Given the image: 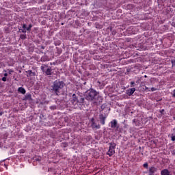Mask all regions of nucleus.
<instances>
[{
	"label": "nucleus",
	"instance_id": "obj_37",
	"mask_svg": "<svg viewBox=\"0 0 175 175\" xmlns=\"http://www.w3.org/2000/svg\"><path fill=\"white\" fill-rule=\"evenodd\" d=\"M4 72H6V70H4Z\"/></svg>",
	"mask_w": 175,
	"mask_h": 175
},
{
	"label": "nucleus",
	"instance_id": "obj_1",
	"mask_svg": "<svg viewBox=\"0 0 175 175\" xmlns=\"http://www.w3.org/2000/svg\"><path fill=\"white\" fill-rule=\"evenodd\" d=\"M85 99L88 102H92L94 105H98V103H101L103 100V97L99 95V92L94 89H90L87 90L85 93Z\"/></svg>",
	"mask_w": 175,
	"mask_h": 175
},
{
	"label": "nucleus",
	"instance_id": "obj_32",
	"mask_svg": "<svg viewBox=\"0 0 175 175\" xmlns=\"http://www.w3.org/2000/svg\"><path fill=\"white\" fill-rule=\"evenodd\" d=\"M4 77H8V73H4Z\"/></svg>",
	"mask_w": 175,
	"mask_h": 175
},
{
	"label": "nucleus",
	"instance_id": "obj_20",
	"mask_svg": "<svg viewBox=\"0 0 175 175\" xmlns=\"http://www.w3.org/2000/svg\"><path fill=\"white\" fill-rule=\"evenodd\" d=\"M144 167H145V169H148V163H145L143 165Z\"/></svg>",
	"mask_w": 175,
	"mask_h": 175
},
{
	"label": "nucleus",
	"instance_id": "obj_17",
	"mask_svg": "<svg viewBox=\"0 0 175 175\" xmlns=\"http://www.w3.org/2000/svg\"><path fill=\"white\" fill-rule=\"evenodd\" d=\"M21 39H22L23 40H24L25 39H27V35L26 34H21L20 36Z\"/></svg>",
	"mask_w": 175,
	"mask_h": 175
},
{
	"label": "nucleus",
	"instance_id": "obj_6",
	"mask_svg": "<svg viewBox=\"0 0 175 175\" xmlns=\"http://www.w3.org/2000/svg\"><path fill=\"white\" fill-rule=\"evenodd\" d=\"M135 91H136V88H130V89L126 90V94L129 96H132V95H133V94H135Z\"/></svg>",
	"mask_w": 175,
	"mask_h": 175
},
{
	"label": "nucleus",
	"instance_id": "obj_14",
	"mask_svg": "<svg viewBox=\"0 0 175 175\" xmlns=\"http://www.w3.org/2000/svg\"><path fill=\"white\" fill-rule=\"evenodd\" d=\"M161 175H170V172H169V170L165 169L161 172Z\"/></svg>",
	"mask_w": 175,
	"mask_h": 175
},
{
	"label": "nucleus",
	"instance_id": "obj_4",
	"mask_svg": "<svg viewBox=\"0 0 175 175\" xmlns=\"http://www.w3.org/2000/svg\"><path fill=\"white\" fill-rule=\"evenodd\" d=\"M109 125L111 128H118V126H120L118 122L116 119H113L112 121H111Z\"/></svg>",
	"mask_w": 175,
	"mask_h": 175
},
{
	"label": "nucleus",
	"instance_id": "obj_26",
	"mask_svg": "<svg viewBox=\"0 0 175 175\" xmlns=\"http://www.w3.org/2000/svg\"><path fill=\"white\" fill-rule=\"evenodd\" d=\"M3 114V111H2V109L0 107V116H2Z\"/></svg>",
	"mask_w": 175,
	"mask_h": 175
},
{
	"label": "nucleus",
	"instance_id": "obj_19",
	"mask_svg": "<svg viewBox=\"0 0 175 175\" xmlns=\"http://www.w3.org/2000/svg\"><path fill=\"white\" fill-rule=\"evenodd\" d=\"M51 110H56L57 109V106L53 105L50 107Z\"/></svg>",
	"mask_w": 175,
	"mask_h": 175
},
{
	"label": "nucleus",
	"instance_id": "obj_25",
	"mask_svg": "<svg viewBox=\"0 0 175 175\" xmlns=\"http://www.w3.org/2000/svg\"><path fill=\"white\" fill-rule=\"evenodd\" d=\"M23 29H27V25L26 24H23Z\"/></svg>",
	"mask_w": 175,
	"mask_h": 175
},
{
	"label": "nucleus",
	"instance_id": "obj_13",
	"mask_svg": "<svg viewBox=\"0 0 175 175\" xmlns=\"http://www.w3.org/2000/svg\"><path fill=\"white\" fill-rule=\"evenodd\" d=\"M18 92H19L20 94H23V95H25V93L27 92V91L24 88L20 87L18 88Z\"/></svg>",
	"mask_w": 175,
	"mask_h": 175
},
{
	"label": "nucleus",
	"instance_id": "obj_7",
	"mask_svg": "<svg viewBox=\"0 0 175 175\" xmlns=\"http://www.w3.org/2000/svg\"><path fill=\"white\" fill-rule=\"evenodd\" d=\"M158 168L152 166L149 168V175H154V173H157Z\"/></svg>",
	"mask_w": 175,
	"mask_h": 175
},
{
	"label": "nucleus",
	"instance_id": "obj_9",
	"mask_svg": "<svg viewBox=\"0 0 175 175\" xmlns=\"http://www.w3.org/2000/svg\"><path fill=\"white\" fill-rule=\"evenodd\" d=\"M26 73H27V77H32V76H36V72H32V70H29L26 71Z\"/></svg>",
	"mask_w": 175,
	"mask_h": 175
},
{
	"label": "nucleus",
	"instance_id": "obj_24",
	"mask_svg": "<svg viewBox=\"0 0 175 175\" xmlns=\"http://www.w3.org/2000/svg\"><path fill=\"white\" fill-rule=\"evenodd\" d=\"M13 72H14L13 70H8L9 75H12V73H13Z\"/></svg>",
	"mask_w": 175,
	"mask_h": 175
},
{
	"label": "nucleus",
	"instance_id": "obj_11",
	"mask_svg": "<svg viewBox=\"0 0 175 175\" xmlns=\"http://www.w3.org/2000/svg\"><path fill=\"white\" fill-rule=\"evenodd\" d=\"M79 100V98H77V96H76V94H72V100H71L72 103L73 105H75V103H77Z\"/></svg>",
	"mask_w": 175,
	"mask_h": 175
},
{
	"label": "nucleus",
	"instance_id": "obj_33",
	"mask_svg": "<svg viewBox=\"0 0 175 175\" xmlns=\"http://www.w3.org/2000/svg\"><path fill=\"white\" fill-rule=\"evenodd\" d=\"M116 31H112V35H116Z\"/></svg>",
	"mask_w": 175,
	"mask_h": 175
},
{
	"label": "nucleus",
	"instance_id": "obj_12",
	"mask_svg": "<svg viewBox=\"0 0 175 175\" xmlns=\"http://www.w3.org/2000/svg\"><path fill=\"white\" fill-rule=\"evenodd\" d=\"M92 129H100V124H96L95 122L92 123Z\"/></svg>",
	"mask_w": 175,
	"mask_h": 175
},
{
	"label": "nucleus",
	"instance_id": "obj_31",
	"mask_svg": "<svg viewBox=\"0 0 175 175\" xmlns=\"http://www.w3.org/2000/svg\"><path fill=\"white\" fill-rule=\"evenodd\" d=\"M91 121H92V124H94V122H95V120H94V118H92V119L91 120Z\"/></svg>",
	"mask_w": 175,
	"mask_h": 175
},
{
	"label": "nucleus",
	"instance_id": "obj_16",
	"mask_svg": "<svg viewBox=\"0 0 175 175\" xmlns=\"http://www.w3.org/2000/svg\"><path fill=\"white\" fill-rule=\"evenodd\" d=\"M46 68H49V66H47L46 64H42L40 66V69H41L42 72H43V73H45V72H46Z\"/></svg>",
	"mask_w": 175,
	"mask_h": 175
},
{
	"label": "nucleus",
	"instance_id": "obj_29",
	"mask_svg": "<svg viewBox=\"0 0 175 175\" xmlns=\"http://www.w3.org/2000/svg\"><path fill=\"white\" fill-rule=\"evenodd\" d=\"M165 111V109H161V111H160V113H161V114H163V112Z\"/></svg>",
	"mask_w": 175,
	"mask_h": 175
},
{
	"label": "nucleus",
	"instance_id": "obj_27",
	"mask_svg": "<svg viewBox=\"0 0 175 175\" xmlns=\"http://www.w3.org/2000/svg\"><path fill=\"white\" fill-rule=\"evenodd\" d=\"M6 80H7L6 77H4L2 78V81H6Z\"/></svg>",
	"mask_w": 175,
	"mask_h": 175
},
{
	"label": "nucleus",
	"instance_id": "obj_10",
	"mask_svg": "<svg viewBox=\"0 0 175 175\" xmlns=\"http://www.w3.org/2000/svg\"><path fill=\"white\" fill-rule=\"evenodd\" d=\"M23 100H32V95H31L29 93L26 94Z\"/></svg>",
	"mask_w": 175,
	"mask_h": 175
},
{
	"label": "nucleus",
	"instance_id": "obj_22",
	"mask_svg": "<svg viewBox=\"0 0 175 175\" xmlns=\"http://www.w3.org/2000/svg\"><path fill=\"white\" fill-rule=\"evenodd\" d=\"M135 85H136V83H135V81H131V87H135Z\"/></svg>",
	"mask_w": 175,
	"mask_h": 175
},
{
	"label": "nucleus",
	"instance_id": "obj_2",
	"mask_svg": "<svg viewBox=\"0 0 175 175\" xmlns=\"http://www.w3.org/2000/svg\"><path fill=\"white\" fill-rule=\"evenodd\" d=\"M65 87V83L62 81L56 80L51 86V91L54 92L55 95H59L61 90Z\"/></svg>",
	"mask_w": 175,
	"mask_h": 175
},
{
	"label": "nucleus",
	"instance_id": "obj_36",
	"mask_svg": "<svg viewBox=\"0 0 175 175\" xmlns=\"http://www.w3.org/2000/svg\"><path fill=\"white\" fill-rule=\"evenodd\" d=\"M145 90H148V87H145Z\"/></svg>",
	"mask_w": 175,
	"mask_h": 175
},
{
	"label": "nucleus",
	"instance_id": "obj_15",
	"mask_svg": "<svg viewBox=\"0 0 175 175\" xmlns=\"http://www.w3.org/2000/svg\"><path fill=\"white\" fill-rule=\"evenodd\" d=\"M84 101H85V98L81 96H79L78 98L77 103H79L80 105H84Z\"/></svg>",
	"mask_w": 175,
	"mask_h": 175
},
{
	"label": "nucleus",
	"instance_id": "obj_3",
	"mask_svg": "<svg viewBox=\"0 0 175 175\" xmlns=\"http://www.w3.org/2000/svg\"><path fill=\"white\" fill-rule=\"evenodd\" d=\"M109 150L107 152V155H109V157H113L114 154H116V147L117 146V144L114 142H110L109 143Z\"/></svg>",
	"mask_w": 175,
	"mask_h": 175
},
{
	"label": "nucleus",
	"instance_id": "obj_23",
	"mask_svg": "<svg viewBox=\"0 0 175 175\" xmlns=\"http://www.w3.org/2000/svg\"><path fill=\"white\" fill-rule=\"evenodd\" d=\"M35 161H36L37 162H40L41 159L39 157H36Z\"/></svg>",
	"mask_w": 175,
	"mask_h": 175
},
{
	"label": "nucleus",
	"instance_id": "obj_8",
	"mask_svg": "<svg viewBox=\"0 0 175 175\" xmlns=\"http://www.w3.org/2000/svg\"><path fill=\"white\" fill-rule=\"evenodd\" d=\"M44 73L46 76H51V75H53V69L51 68V67H49L46 70H45Z\"/></svg>",
	"mask_w": 175,
	"mask_h": 175
},
{
	"label": "nucleus",
	"instance_id": "obj_21",
	"mask_svg": "<svg viewBox=\"0 0 175 175\" xmlns=\"http://www.w3.org/2000/svg\"><path fill=\"white\" fill-rule=\"evenodd\" d=\"M19 31H21V32H22L23 33H27V30H25V29H19Z\"/></svg>",
	"mask_w": 175,
	"mask_h": 175
},
{
	"label": "nucleus",
	"instance_id": "obj_35",
	"mask_svg": "<svg viewBox=\"0 0 175 175\" xmlns=\"http://www.w3.org/2000/svg\"><path fill=\"white\" fill-rule=\"evenodd\" d=\"M172 65H175V60L172 62Z\"/></svg>",
	"mask_w": 175,
	"mask_h": 175
},
{
	"label": "nucleus",
	"instance_id": "obj_30",
	"mask_svg": "<svg viewBox=\"0 0 175 175\" xmlns=\"http://www.w3.org/2000/svg\"><path fill=\"white\" fill-rule=\"evenodd\" d=\"M157 89H155L154 88H151V91L154 92V91H156Z\"/></svg>",
	"mask_w": 175,
	"mask_h": 175
},
{
	"label": "nucleus",
	"instance_id": "obj_18",
	"mask_svg": "<svg viewBox=\"0 0 175 175\" xmlns=\"http://www.w3.org/2000/svg\"><path fill=\"white\" fill-rule=\"evenodd\" d=\"M32 27V24L29 25V26L27 27V31H28V32H31V29Z\"/></svg>",
	"mask_w": 175,
	"mask_h": 175
},
{
	"label": "nucleus",
	"instance_id": "obj_5",
	"mask_svg": "<svg viewBox=\"0 0 175 175\" xmlns=\"http://www.w3.org/2000/svg\"><path fill=\"white\" fill-rule=\"evenodd\" d=\"M99 120L101 125H105L106 121V116L102 113L99 115Z\"/></svg>",
	"mask_w": 175,
	"mask_h": 175
},
{
	"label": "nucleus",
	"instance_id": "obj_34",
	"mask_svg": "<svg viewBox=\"0 0 175 175\" xmlns=\"http://www.w3.org/2000/svg\"><path fill=\"white\" fill-rule=\"evenodd\" d=\"M137 121V120L134 119V120H133V122H136Z\"/></svg>",
	"mask_w": 175,
	"mask_h": 175
},
{
	"label": "nucleus",
	"instance_id": "obj_28",
	"mask_svg": "<svg viewBox=\"0 0 175 175\" xmlns=\"http://www.w3.org/2000/svg\"><path fill=\"white\" fill-rule=\"evenodd\" d=\"M171 154L172 155H175V150H173L172 151H171Z\"/></svg>",
	"mask_w": 175,
	"mask_h": 175
}]
</instances>
